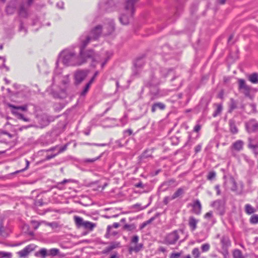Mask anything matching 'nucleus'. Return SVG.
Returning <instances> with one entry per match:
<instances>
[{
	"label": "nucleus",
	"mask_w": 258,
	"mask_h": 258,
	"mask_svg": "<svg viewBox=\"0 0 258 258\" xmlns=\"http://www.w3.org/2000/svg\"><path fill=\"white\" fill-rule=\"evenodd\" d=\"M67 146H68V145L67 144H66L65 145H64L63 146L60 147L59 148V150L58 151V152L57 153V155L60 153H62L63 152V151H64L65 150H66L67 148Z\"/></svg>",
	"instance_id": "nucleus-53"
},
{
	"label": "nucleus",
	"mask_w": 258,
	"mask_h": 258,
	"mask_svg": "<svg viewBox=\"0 0 258 258\" xmlns=\"http://www.w3.org/2000/svg\"><path fill=\"white\" fill-rule=\"evenodd\" d=\"M133 134V131L131 129H127L123 132L124 136H130Z\"/></svg>",
	"instance_id": "nucleus-51"
},
{
	"label": "nucleus",
	"mask_w": 258,
	"mask_h": 258,
	"mask_svg": "<svg viewBox=\"0 0 258 258\" xmlns=\"http://www.w3.org/2000/svg\"><path fill=\"white\" fill-rule=\"evenodd\" d=\"M193 212L199 215L201 212L202 205L199 200H196L194 202L192 205Z\"/></svg>",
	"instance_id": "nucleus-18"
},
{
	"label": "nucleus",
	"mask_w": 258,
	"mask_h": 258,
	"mask_svg": "<svg viewBox=\"0 0 258 258\" xmlns=\"http://www.w3.org/2000/svg\"><path fill=\"white\" fill-rule=\"evenodd\" d=\"M33 249L31 247V245H29L26 246L23 249L18 252V254L21 257H23L27 256L30 251H32Z\"/></svg>",
	"instance_id": "nucleus-21"
},
{
	"label": "nucleus",
	"mask_w": 258,
	"mask_h": 258,
	"mask_svg": "<svg viewBox=\"0 0 258 258\" xmlns=\"http://www.w3.org/2000/svg\"><path fill=\"white\" fill-rule=\"evenodd\" d=\"M144 65V61L141 58L137 59L135 62L134 63V67L133 69V76H138L141 71L142 66Z\"/></svg>",
	"instance_id": "nucleus-12"
},
{
	"label": "nucleus",
	"mask_w": 258,
	"mask_h": 258,
	"mask_svg": "<svg viewBox=\"0 0 258 258\" xmlns=\"http://www.w3.org/2000/svg\"><path fill=\"white\" fill-rule=\"evenodd\" d=\"M119 226V224L118 223H114L112 226L108 225L107 228V233L105 235L106 237L108 238L110 234V231L112 228H117Z\"/></svg>",
	"instance_id": "nucleus-32"
},
{
	"label": "nucleus",
	"mask_w": 258,
	"mask_h": 258,
	"mask_svg": "<svg viewBox=\"0 0 258 258\" xmlns=\"http://www.w3.org/2000/svg\"><path fill=\"white\" fill-rule=\"evenodd\" d=\"M90 87V85H89V84H86L85 87L84 88L83 91L81 93V96H85L86 93L88 92L89 88Z\"/></svg>",
	"instance_id": "nucleus-45"
},
{
	"label": "nucleus",
	"mask_w": 258,
	"mask_h": 258,
	"mask_svg": "<svg viewBox=\"0 0 258 258\" xmlns=\"http://www.w3.org/2000/svg\"><path fill=\"white\" fill-rule=\"evenodd\" d=\"M238 82L239 90H241V92L244 94L245 97L252 99L253 96L250 94L251 87L246 85L245 80L242 79H238Z\"/></svg>",
	"instance_id": "nucleus-5"
},
{
	"label": "nucleus",
	"mask_w": 258,
	"mask_h": 258,
	"mask_svg": "<svg viewBox=\"0 0 258 258\" xmlns=\"http://www.w3.org/2000/svg\"><path fill=\"white\" fill-rule=\"evenodd\" d=\"M65 184V188H72V185L73 184H75L76 185H78L79 184V181L78 180L72 179H64L61 182H59L57 183V187L59 188V189H62L63 187H62L63 185Z\"/></svg>",
	"instance_id": "nucleus-11"
},
{
	"label": "nucleus",
	"mask_w": 258,
	"mask_h": 258,
	"mask_svg": "<svg viewBox=\"0 0 258 258\" xmlns=\"http://www.w3.org/2000/svg\"><path fill=\"white\" fill-rule=\"evenodd\" d=\"M143 244L142 243H140V244H137L134 247H130L129 250L130 251H134L137 252L141 250V249L143 248Z\"/></svg>",
	"instance_id": "nucleus-35"
},
{
	"label": "nucleus",
	"mask_w": 258,
	"mask_h": 258,
	"mask_svg": "<svg viewBox=\"0 0 258 258\" xmlns=\"http://www.w3.org/2000/svg\"><path fill=\"white\" fill-rule=\"evenodd\" d=\"M216 175V173L215 171H210L208 173V175H207V179H208L209 180H212L215 178Z\"/></svg>",
	"instance_id": "nucleus-44"
},
{
	"label": "nucleus",
	"mask_w": 258,
	"mask_h": 258,
	"mask_svg": "<svg viewBox=\"0 0 258 258\" xmlns=\"http://www.w3.org/2000/svg\"><path fill=\"white\" fill-rule=\"evenodd\" d=\"M223 186L227 191H235L237 189V184L234 178L231 175H224Z\"/></svg>",
	"instance_id": "nucleus-4"
},
{
	"label": "nucleus",
	"mask_w": 258,
	"mask_h": 258,
	"mask_svg": "<svg viewBox=\"0 0 258 258\" xmlns=\"http://www.w3.org/2000/svg\"><path fill=\"white\" fill-rule=\"evenodd\" d=\"M87 145H93L99 147H103L107 146L106 144H96V143H86Z\"/></svg>",
	"instance_id": "nucleus-54"
},
{
	"label": "nucleus",
	"mask_w": 258,
	"mask_h": 258,
	"mask_svg": "<svg viewBox=\"0 0 258 258\" xmlns=\"http://www.w3.org/2000/svg\"><path fill=\"white\" fill-rule=\"evenodd\" d=\"M113 6V0H108L107 2L101 3L99 5V8L103 11H108L109 8Z\"/></svg>",
	"instance_id": "nucleus-20"
},
{
	"label": "nucleus",
	"mask_w": 258,
	"mask_h": 258,
	"mask_svg": "<svg viewBox=\"0 0 258 258\" xmlns=\"http://www.w3.org/2000/svg\"><path fill=\"white\" fill-rule=\"evenodd\" d=\"M120 247V243L118 242H112L110 243V245L105 247L102 251V253L103 254H108L113 249L119 247Z\"/></svg>",
	"instance_id": "nucleus-17"
},
{
	"label": "nucleus",
	"mask_w": 258,
	"mask_h": 258,
	"mask_svg": "<svg viewBox=\"0 0 258 258\" xmlns=\"http://www.w3.org/2000/svg\"><path fill=\"white\" fill-rule=\"evenodd\" d=\"M39 253L41 255V257L45 258L48 255V251L45 248H41L39 250Z\"/></svg>",
	"instance_id": "nucleus-43"
},
{
	"label": "nucleus",
	"mask_w": 258,
	"mask_h": 258,
	"mask_svg": "<svg viewBox=\"0 0 258 258\" xmlns=\"http://www.w3.org/2000/svg\"><path fill=\"white\" fill-rule=\"evenodd\" d=\"M237 102L233 98H231L229 103V112H232L234 109L237 108Z\"/></svg>",
	"instance_id": "nucleus-24"
},
{
	"label": "nucleus",
	"mask_w": 258,
	"mask_h": 258,
	"mask_svg": "<svg viewBox=\"0 0 258 258\" xmlns=\"http://www.w3.org/2000/svg\"><path fill=\"white\" fill-rule=\"evenodd\" d=\"M135 186L138 188H144L145 185H144L141 181H140L139 182L135 184Z\"/></svg>",
	"instance_id": "nucleus-57"
},
{
	"label": "nucleus",
	"mask_w": 258,
	"mask_h": 258,
	"mask_svg": "<svg viewBox=\"0 0 258 258\" xmlns=\"http://www.w3.org/2000/svg\"><path fill=\"white\" fill-rule=\"evenodd\" d=\"M210 245L208 243H205L202 245L201 249L203 252H207L210 249Z\"/></svg>",
	"instance_id": "nucleus-46"
},
{
	"label": "nucleus",
	"mask_w": 258,
	"mask_h": 258,
	"mask_svg": "<svg viewBox=\"0 0 258 258\" xmlns=\"http://www.w3.org/2000/svg\"><path fill=\"white\" fill-rule=\"evenodd\" d=\"M179 195H174L171 198H169V197H166L165 198L164 200V203H165V204L166 205L168 203L170 200L176 198Z\"/></svg>",
	"instance_id": "nucleus-47"
},
{
	"label": "nucleus",
	"mask_w": 258,
	"mask_h": 258,
	"mask_svg": "<svg viewBox=\"0 0 258 258\" xmlns=\"http://www.w3.org/2000/svg\"><path fill=\"white\" fill-rule=\"evenodd\" d=\"M139 236L138 235H134L132 239H131V242L132 243H137L138 241H139Z\"/></svg>",
	"instance_id": "nucleus-50"
},
{
	"label": "nucleus",
	"mask_w": 258,
	"mask_h": 258,
	"mask_svg": "<svg viewBox=\"0 0 258 258\" xmlns=\"http://www.w3.org/2000/svg\"><path fill=\"white\" fill-rule=\"evenodd\" d=\"M249 222L252 224H256L258 223V215L254 214L251 216Z\"/></svg>",
	"instance_id": "nucleus-39"
},
{
	"label": "nucleus",
	"mask_w": 258,
	"mask_h": 258,
	"mask_svg": "<svg viewBox=\"0 0 258 258\" xmlns=\"http://www.w3.org/2000/svg\"><path fill=\"white\" fill-rule=\"evenodd\" d=\"M59 252V249L57 248H51L48 251V255L51 256L56 255Z\"/></svg>",
	"instance_id": "nucleus-40"
},
{
	"label": "nucleus",
	"mask_w": 258,
	"mask_h": 258,
	"mask_svg": "<svg viewBox=\"0 0 258 258\" xmlns=\"http://www.w3.org/2000/svg\"><path fill=\"white\" fill-rule=\"evenodd\" d=\"M246 128L248 133H252L258 130V122L254 119H251L245 123Z\"/></svg>",
	"instance_id": "nucleus-13"
},
{
	"label": "nucleus",
	"mask_w": 258,
	"mask_h": 258,
	"mask_svg": "<svg viewBox=\"0 0 258 258\" xmlns=\"http://www.w3.org/2000/svg\"><path fill=\"white\" fill-rule=\"evenodd\" d=\"M56 6L58 8L60 9L63 8V3L62 2H58L56 4Z\"/></svg>",
	"instance_id": "nucleus-60"
},
{
	"label": "nucleus",
	"mask_w": 258,
	"mask_h": 258,
	"mask_svg": "<svg viewBox=\"0 0 258 258\" xmlns=\"http://www.w3.org/2000/svg\"><path fill=\"white\" fill-rule=\"evenodd\" d=\"M224 205V201L220 200L215 201L211 204V206L216 209L218 214L220 215H224L225 212Z\"/></svg>",
	"instance_id": "nucleus-9"
},
{
	"label": "nucleus",
	"mask_w": 258,
	"mask_h": 258,
	"mask_svg": "<svg viewBox=\"0 0 258 258\" xmlns=\"http://www.w3.org/2000/svg\"><path fill=\"white\" fill-rule=\"evenodd\" d=\"M202 147V144H200L198 145L195 147V153H198V152H199L201 150Z\"/></svg>",
	"instance_id": "nucleus-52"
},
{
	"label": "nucleus",
	"mask_w": 258,
	"mask_h": 258,
	"mask_svg": "<svg viewBox=\"0 0 258 258\" xmlns=\"http://www.w3.org/2000/svg\"><path fill=\"white\" fill-rule=\"evenodd\" d=\"M223 107L221 104H218L217 105V108L216 110L214 111V113L213 114V116L214 117H216L217 115H219L222 110Z\"/></svg>",
	"instance_id": "nucleus-37"
},
{
	"label": "nucleus",
	"mask_w": 258,
	"mask_h": 258,
	"mask_svg": "<svg viewBox=\"0 0 258 258\" xmlns=\"http://www.w3.org/2000/svg\"><path fill=\"white\" fill-rule=\"evenodd\" d=\"M74 219L76 226L78 228L82 227L83 225V223L85 222L83 219L80 217L75 216L74 217Z\"/></svg>",
	"instance_id": "nucleus-29"
},
{
	"label": "nucleus",
	"mask_w": 258,
	"mask_h": 258,
	"mask_svg": "<svg viewBox=\"0 0 258 258\" xmlns=\"http://www.w3.org/2000/svg\"><path fill=\"white\" fill-rule=\"evenodd\" d=\"M112 55V52L110 51H106V57L105 58L104 61L101 63V67L103 68L108 60L110 58Z\"/></svg>",
	"instance_id": "nucleus-34"
},
{
	"label": "nucleus",
	"mask_w": 258,
	"mask_h": 258,
	"mask_svg": "<svg viewBox=\"0 0 258 258\" xmlns=\"http://www.w3.org/2000/svg\"><path fill=\"white\" fill-rule=\"evenodd\" d=\"M102 28L101 26L98 25L92 30L89 34L87 33H84L80 37H82L83 36H88L90 37V42L91 40H96L100 37L102 32Z\"/></svg>",
	"instance_id": "nucleus-8"
},
{
	"label": "nucleus",
	"mask_w": 258,
	"mask_h": 258,
	"mask_svg": "<svg viewBox=\"0 0 258 258\" xmlns=\"http://www.w3.org/2000/svg\"><path fill=\"white\" fill-rule=\"evenodd\" d=\"M57 155V153L54 154H52V155H47L46 156V160H50V159H51L52 158H53L54 157H55Z\"/></svg>",
	"instance_id": "nucleus-58"
},
{
	"label": "nucleus",
	"mask_w": 258,
	"mask_h": 258,
	"mask_svg": "<svg viewBox=\"0 0 258 258\" xmlns=\"http://www.w3.org/2000/svg\"><path fill=\"white\" fill-rule=\"evenodd\" d=\"M181 253L179 252H173L171 254L170 258H180Z\"/></svg>",
	"instance_id": "nucleus-49"
},
{
	"label": "nucleus",
	"mask_w": 258,
	"mask_h": 258,
	"mask_svg": "<svg viewBox=\"0 0 258 258\" xmlns=\"http://www.w3.org/2000/svg\"><path fill=\"white\" fill-rule=\"evenodd\" d=\"M115 30L114 23L113 20H109L107 25L104 28V35H109L114 32Z\"/></svg>",
	"instance_id": "nucleus-16"
},
{
	"label": "nucleus",
	"mask_w": 258,
	"mask_h": 258,
	"mask_svg": "<svg viewBox=\"0 0 258 258\" xmlns=\"http://www.w3.org/2000/svg\"><path fill=\"white\" fill-rule=\"evenodd\" d=\"M250 106L251 107L252 110L253 112H256V105L254 104H250Z\"/></svg>",
	"instance_id": "nucleus-63"
},
{
	"label": "nucleus",
	"mask_w": 258,
	"mask_h": 258,
	"mask_svg": "<svg viewBox=\"0 0 258 258\" xmlns=\"http://www.w3.org/2000/svg\"><path fill=\"white\" fill-rule=\"evenodd\" d=\"M248 80L253 84L258 83V74L254 73L248 77Z\"/></svg>",
	"instance_id": "nucleus-28"
},
{
	"label": "nucleus",
	"mask_w": 258,
	"mask_h": 258,
	"mask_svg": "<svg viewBox=\"0 0 258 258\" xmlns=\"http://www.w3.org/2000/svg\"><path fill=\"white\" fill-rule=\"evenodd\" d=\"M243 145V142L241 140H238L233 144L232 147L234 150L239 151L242 149Z\"/></svg>",
	"instance_id": "nucleus-25"
},
{
	"label": "nucleus",
	"mask_w": 258,
	"mask_h": 258,
	"mask_svg": "<svg viewBox=\"0 0 258 258\" xmlns=\"http://www.w3.org/2000/svg\"><path fill=\"white\" fill-rule=\"evenodd\" d=\"M89 71L86 70H79L74 73L75 84L79 85L81 84L87 77Z\"/></svg>",
	"instance_id": "nucleus-7"
},
{
	"label": "nucleus",
	"mask_w": 258,
	"mask_h": 258,
	"mask_svg": "<svg viewBox=\"0 0 258 258\" xmlns=\"http://www.w3.org/2000/svg\"><path fill=\"white\" fill-rule=\"evenodd\" d=\"M90 37L83 36L80 37V50L77 53L74 48H67L62 50L59 54V59L66 66H79L86 63L90 59L92 62H99L101 58L98 54L89 49L84 51L85 47L89 43Z\"/></svg>",
	"instance_id": "nucleus-1"
},
{
	"label": "nucleus",
	"mask_w": 258,
	"mask_h": 258,
	"mask_svg": "<svg viewBox=\"0 0 258 258\" xmlns=\"http://www.w3.org/2000/svg\"><path fill=\"white\" fill-rule=\"evenodd\" d=\"M158 250L160 251H161L162 252H166V249L164 247H162V246H161L159 248Z\"/></svg>",
	"instance_id": "nucleus-64"
},
{
	"label": "nucleus",
	"mask_w": 258,
	"mask_h": 258,
	"mask_svg": "<svg viewBox=\"0 0 258 258\" xmlns=\"http://www.w3.org/2000/svg\"><path fill=\"white\" fill-rule=\"evenodd\" d=\"M109 258H119V256L117 252H115Z\"/></svg>",
	"instance_id": "nucleus-62"
},
{
	"label": "nucleus",
	"mask_w": 258,
	"mask_h": 258,
	"mask_svg": "<svg viewBox=\"0 0 258 258\" xmlns=\"http://www.w3.org/2000/svg\"><path fill=\"white\" fill-rule=\"evenodd\" d=\"M18 3L17 0H12L7 6L6 12L8 15L13 14L16 10Z\"/></svg>",
	"instance_id": "nucleus-14"
},
{
	"label": "nucleus",
	"mask_w": 258,
	"mask_h": 258,
	"mask_svg": "<svg viewBox=\"0 0 258 258\" xmlns=\"http://www.w3.org/2000/svg\"><path fill=\"white\" fill-rule=\"evenodd\" d=\"M26 167L22 170L16 171L17 173L23 172V171H25V170H26L28 168L29 165V162L28 160H26Z\"/></svg>",
	"instance_id": "nucleus-55"
},
{
	"label": "nucleus",
	"mask_w": 258,
	"mask_h": 258,
	"mask_svg": "<svg viewBox=\"0 0 258 258\" xmlns=\"http://www.w3.org/2000/svg\"><path fill=\"white\" fill-rule=\"evenodd\" d=\"M213 216V212L212 211H210L208 213H207L204 217L205 218H210L212 217Z\"/></svg>",
	"instance_id": "nucleus-59"
},
{
	"label": "nucleus",
	"mask_w": 258,
	"mask_h": 258,
	"mask_svg": "<svg viewBox=\"0 0 258 258\" xmlns=\"http://www.w3.org/2000/svg\"><path fill=\"white\" fill-rule=\"evenodd\" d=\"M233 258H244L241 250L238 249H235L233 251Z\"/></svg>",
	"instance_id": "nucleus-33"
},
{
	"label": "nucleus",
	"mask_w": 258,
	"mask_h": 258,
	"mask_svg": "<svg viewBox=\"0 0 258 258\" xmlns=\"http://www.w3.org/2000/svg\"><path fill=\"white\" fill-rule=\"evenodd\" d=\"M136 227L134 224H126L123 227V229L127 230V231H130L134 230L136 229Z\"/></svg>",
	"instance_id": "nucleus-36"
},
{
	"label": "nucleus",
	"mask_w": 258,
	"mask_h": 258,
	"mask_svg": "<svg viewBox=\"0 0 258 258\" xmlns=\"http://www.w3.org/2000/svg\"><path fill=\"white\" fill-rule=\"evenodd\" d=\"M33 0H27L26 3L22 4L19 9V15L23 18L28 16V9L31 5Z\"/></svg>",
	"instance_id": "nucleus-10"
},
{
	"label": "nucleus",
	"mask_w": 258,
	"mask_h": 258,
	"mask_svg": "<svg viewBox=\"0 0 258 258\" xmlns=\"http://www.w3.org/2000/svg\"><path fill=\"white\" fill-rule=\"evenodd\" d=\"M9 106L12 108V110H21L22 111H26L27 110V105H24V106H17L13 104H9Z\"/></svg>",
	"instance_id": "nucleus-30"
},
{
	"label": "nucleus",
	"mask_w": 258,
	"mask_h": 258,
	"mask_svg": "<svg viewBox=\"0 0 258 258\" xmlns=\"http://www.w3.org/2000/svg\"><path fill=\"white\" fill-rule=\"evenodd\" d=\"M150 203H148L147 205L144 206H141V205L140 204H136L132 206V208L133 209H136L138 211L142 210L143 209H146L149 205Z\"/></svg>",
	"instance_id": "nucleus-38"
},
{
	"label": "nucleus",
	"mask_w": 258,
	"mask_h": 258,
	"mask_svg": "<svg viewBox=\"0 0 258 258\" xmlns=\"http://www.w3.org/2000/svg\"><path fill=\"white\" fill-rule=\"evenodd\" d=\"M201 126L200 124H197L195 127H194V131L195 132H199V131L201 130Z\"/></svg>",
	"instance_id": "nucleus-56"
},
{
	"label": "nucleus",
	"mask_w": 258,
	"mask_h": 258,
	"mask_svg": "<svg viewBox=\"0 0 258 258\" xmlns=\"http://www.w3.org/2000/svg\"><path fill=\"white\" fill-rule=\"evenodd\" d=\"M222 249L228 253V249L231 246V241L227 236H223L221 239Z\"/></svg>",
	"instance_id": "nucleus-15"
},
{
	"label": "nucleus",
	"mask_w": 258,
	"mask_h": 258,
	"mask_svg": "<svg viewBox=\"0 0 258 258\" xmlns=\"http://www.w3.org/2000/svg\"><path fill=\"white\" fill-rule=\"evenodd\" d=\"M230 132L232 134H236L238 132V129L236 124V121L233 119H231L228 121Z\"/></svg>",
	"instance_id": "nucleus-19"
},
{
	"label": "nucleus",
	"mask_w": 258,
	"mask_h": 258,
	"mask_svg": "<svg viewBox=\"0 0 258 258\" xmlns=\"http://www.w3.org/2000/svg\"><path fill=\"white\" fill-rule=\"evenodd\" d=\"M139 0H126L125 9L127 15L122 14L119 18V21L123 25H127L129 23V17H132L135 12L134 5Z\"/></svg>",
	"instance_id": "nucleus-3"
},
{
	"label": "nucleus",
	"mask_w": 258,
	"mask_h": 258,
	"mask_svg": "<svg viewBox=\"0 0 258 258\" xmlns=\"http://www.w3.org/2000/svg\"><path fill=\"white\" fill-rule=\"evenodd\" d=\"M180 230H174L168 234L165 238V243L167 245L174 244L179 238Z\"/></svg>",
	"instance_id": "nucleus-6"
},
{
	"label": "nucleus",
	"mask_w": 258,
	"mask_h": 258,
	"mask_svg": "<svg viewBox=\"0 0 258 258\" xmlns=\"http://www.w3.org/2000/svg\"><path fill=\"white\" fill-rule=\"evenodd\" d=\"M12 112L13 114H15L17 116L18 119H22L26 122L30 121L29 118L25 117L23 114L18 112V111L12 110Z\"/></svg>",
	"instance_id": "nucleus-27"
},
{
	"label": "nucleus",
	"mask_w": 258,
	"mask_h": 258,
	"mask_svg": "<svg viewBox=\"0 0 258 258\" xmlns=\"http://www.w3.org/2000/svg\"><path fill=\"white\" fill-rule=\"evenodd\" d=\"M198 220L194 217H190L188 220V225L191 231H194L197 228Z\"/></svg>",
	"instance_id": "nucleus-22"
},
{
	"label": "nucleus",
	"mask_w": 258,
	"mask_h": 258,
	"mask_svg": "<svg viewBox=\"0 0 258 258\" xmlns=\"http://www.w3.org/2000/svg\"><path fill=\"white\" fill-rule=\"evenodd\" d=\"M172 73V70L166 69H161L159 73H153L148 82L150 86H156L165 81L167 76Z\"/></svg>",
	"instance_id": "nucleus-2"
},
{
	"label": "nucleus",
	"mask_w": 258,
	"mask_h": 258,
	"mask_svg": "<svg viewBox=\"0 0 258 258\" xmlns=\"http://www.w3.org/2000/svg\"><path fill=\"white\" fill-rule=\"evenodd\" d=\"M12 254L10 252L0 251V257L2 258H11Z\"/></svg>",
	"instance_id": "nucleus-42"
},
{
	"label": "nucleus",
	"mask_w": 258,
	"mask_h": 258,
	"mask_svg": "<svg viewBox=\"0 0 258 258\" xmlns=\"http://www.w3.org/2000/svg\"><path fill=\"white\" fill-rule=\"evenodd\" d=\"M96 227V224L95 223H92L89 221H85L83 223V225L82 227L86 229H88L92 231L94 227Z\"/></svg>",
	"instance_id": "nucleus-26"
},
{
	"label": "nucleus",
	"mask_w": 258,
	"mask_h": 258,
	"mask_svg": "<svg viewBox=\"0 0 258 258\" xmlns=\"http://www.w3.org/2000/svg\"><path fill=\"white\" fill-rule=\"evenodd\" d=\"M184 192V188H179L177 190V191L175 192V194H182Z\"/></svg>",
	"instance_id": "nucleus-61"
},
{
	"label": "nucleus",
	"mask_w": 258,
	"mask_h": 258,
	"mask_svg": "<svg viewBox=\"0 0 258 258\" xmlns=\"http://www.w3.org/2000/svg\"><path fill=\"white\" fill-rule=\"evenodd\" d=\"M192 254L195 258H199L200 252L198 248H195L192 251Z\"/></svg>",
	"instance_id": "nucleus-41"
},
{
	"label": "nucleus",
	"mask_w": 258,
	"mask_h": 258,
	"mask_svg": "<svg viewBox=\"0 0 258 258\" xmlns=\"http://www.w3.org/2000/svg\"><path fill=\"white\" fill-rule=\"evenodd\" d=\"M160 110H164L165 108V105L164 104L161 102H157L153 104L151 108V111L154 113L157 109Z\"/></svg>",
	"instance_id": "nucleus-23"
},
{
	"label": "nucleus",
	"mask_w": 258,
	"mask_h": 258,
	"mask_svg": "<svg viewBox=\"0 0 258 258\" xmlns=\"http://www.w3.org/2000/svg\"><path fill=\"white\" fill-rule=\"evenodd\" d=\"M101 157V156L100 155L96 158H92V159H85L84 160V162L86 163L94 162L96 161V160L99 159Z\"/></svg>",
	"instance_id": "nucleus-48"
},
{
	"label": "nucleus",
	"mask_w": 258,
	"mask_h": 258,
	"mask_svg": "<svg viewBox=\"0 0 258 258\" xmlns=\"http://www.w3.org/2000/svg\"><path fill=\"white\" fill-rule=\"evenodd\" d=\"M245 212L248 215L252 214L255 212V210L250 204H246L245 206Z\"/></svg>",
	"instance_id": "nucleus-31"
}]
</instances>
